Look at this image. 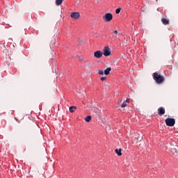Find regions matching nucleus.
<instances>
[{"label": "nucleus", "mask_w": 178, "mask_h": 178, "mask_svg": "<svg viewBox=\"0 0 178 178\" xmlns=\"http://www.w3.org/2000/svg\"><path fill=\"white\" fill-rule=\"evenodd\" d=\"M91 118H92V117H91V115H88L86 118H85V120H86V122H91Z\"/></svg>", "instance_id": "nucleus-13"}, {"label": "nucleus", "mask_w": 178, "mask_h": 178, "mask_svg": "<svg viewBox=\"0 0 178 178\" xmlns=\"http://www.w3.org/2000/svg\"><path fill=\"white\" fill-rule=\"evenodd\" d=\"M102 51H97L94 53L95 58H97V59H99V58H102Z\"/></svg>", "instance_id": "nucleus-6"}, {"label": "nucleus", "mask_w": 178, "mask_h": 178, "mask_svg": "<svg viewBox=\"0 0 178 178\" xmlns=\"http://www.w3.org/2000/svg\"><path fill=\"white\" fill-rule=\"evenodd\" d=\"M121 10H122V8H117V9L115 10V13H116L117 15H119V13H120Z\"/></svg>", "instance_id": "nucleus-15"}, {"label": "nucleus", "mask_w": 178, "mask_h": 178, "mask_svg": "<svg viewBox=\"0 0 178 178\" xmlns=\"http://www.w3.org/2000/svg\"><path fill=\"white\" fill-rule=\"evenodd\" d=\"M126 106H127V103L126 102H124L122 105L121 107L122 108H126Z\"/></svg>", "instance_id": "nucleus-16"}, {"label": "nucleus", "mask_w": 178, "mask_h": 178, "mask_svg": "<svg viewBox=\"0 0 178 178\" xmlns=\"http://www.w3.org/2000/svg\"><path fill=\"white\" fill-rule=\"evenodd\" d=\"M138 137H140V135H138Z\"/></svg>", "instance_id": "nucleus-22"}, {"label": "nucleus", "mask_w": 178, "mask_h": 178, "mask_svg": "<svg viewBox=\"0 0 178 178\" xmlns=\"http://www.w3.org/2000/svg\"><path fill=\"white\" fill-rule=\"evenodd\" d=\"M124 102H126L127 104L129 103L130 102V99H127L126 101H124Z\"/></svg>", "instance_id": "nucleus-21"}, {"label": "nucleus", "mask_w": 178, "mask_h": 178, "mask_svg": "<svg viewBox=\"0 0 178 178\" xmlns=\"http://www.w3.org/2000/svg\"><path fill=\"white\" fill-rule=\"evenodd\" d=\"M63 2V0H56V5L57 6H59L62 5V3Z\"/></svg>", "instance_id": "nucleus-11"}, {"label": "nucleus", "mask_w": 178, "mask_h": 178, "mask_svg": "<svg viewBox=\"0 0 178 178\" xmlns=\"http://www.w3.org/2000/svg\"><path fill=\"white\" fill-rule=\"evenodd\" d=\"M24 134H25V136H29V134H30V131L26 129V130L24 131Z\"/></svg>", "instance_id": "nucleus-18"}, {"label": "nucleus", "mask_w": 178, "mask_h": 178, "mask_svg": "<svg viewBox=\"0 0 178 178\" xmlns=\"http://www.w3.org/2000/svg\"><path fill=\"white\" fill-rule=\"evenodd\" d=\"M103 55H104V56H111V49L109 47H105Z\"/></svg>", "instance_id": "nucleus-5"}, {"label": "nucleus", "mask_w": 178, "mask_h": 178, "mask_svg": "<svg viewBox=\"0 0 178 178\" xmlns=\"http://www.w3.org/2000/svg\"><path fill=\"white\" fill-rule=\"evenodd\" d=\"M173 152H175V154H177V149L176 148H172Z\"/></svg>", "instance_id": "nucleus-20"}, {"label": "nucleus", "mask_w": 178, "mask_h": 178, "mask_svg": "<svg viewBox=\"0 0 178 178\" xmlns=\"http://www.w3.org/2000/svg\"><path fill=\"white\" fill-rule=\"evenodd\" d=\"M76 109V107L75 106H70L69 110H70V112H71L72 113H73V112H74V110Z\"/></svg>", "instance_id": "nucleus-14"}, {"label": "nucleus", "mask_w": 178, "mask_h": 178, "mask_svg": "<svg viewBox=\"0 0 178 178\" xmlns=\"http://www.w3.org/2000/svg\"><path fill=\"white\" fill-rule=\"evenodd\" d=\"M153 79L156 81V84H162V83L165 81L163 76L159 74L157 72L154 73Z\"/></svg>", "instance_id": "nucleus-1"}, {"label": "nucleus", "mask_w": 178, "mask_h": 178, "mask_svg": "<svg viewBox=\"0 0 178 178\" xmlns=\"http://www.w3.org/2000/svg\"><path fill=\"white\" fill-rule=\"evenodd\" d=\"M70 17H72V19L77 20V19H80V13L78 12L72 13Z\"/></svg>", "instance_id": "nucleus-4"}, {"label": "nucleus", "mask_w": 178, "mask_h": 178, "mask_svg": "<svg viewBox=\"0 0 178 178\" xmlns=\"http://www.w3.org/2000/svg\"><path fill=\"white\" fill-rule=\"evenodd\" d=\"M98 73H99V74H100V75H103V74H104V70H99L98 71Z\"/></svg>", "instance_id": "nucleus-17"}, {"label": "nucleus", "mask_w": 178, "mask_h": 178, "mask_svg": "<svg viewBox=\"0 0 178 178\" xmlns=\"http://www.w3.org/2000/svg\"><path fill=\"white\" fill-rule=\"evenodd\" d=\"M118 35H119V32L118 31H114L113 33V37H118Z\"/></svg>", "instance_id": "nucleus-12"}, {"label": "nucleus", "mask_w": 178, "mask_h": 178, "mask_svg": "<svg viewBox=\"0 0 178 178\" xmlns=\"http://www.w3.org/2000/svg\"><path fill=\"white\" fill-rule=\"evenodd\" d=\"M161 22L163 23V24H165V26H166V24H169V19H167L166 18H162Z\"/></svg>", "instance_id": "nucleus-8"}, {"label": "nucleus", "mask_w": 178, "mask_h": 178, "mask_svg": "<svg viewBox=\"0 0 178 178\" xmlns=\"http://www.w3.org/2000/svg\"><path fill=\"white\" fill-rule=\"evenodd\" d=\"M115 152L116 154L118 155V156H122V149H116L115 150Z\"/></svg>", "instance_id": "nucleus-9"}, {"label": "nucleus", "mask_w": 178, "mask_h": 178, "mask_svg": "<svg viewBox=\"0 0 178 178\" xmlns=\"http://www.w3.org/2000/svg\"><path fill=\"white\" fill-rule=\"evenodd\" d=\"M175 123H176V120H175V118H167L165 120L166 125L169 126L170 127H173Z\"/></svg>", "instance_id": "nucleus-2"}, {"label": "nucleus", "mask_w": 178, "mask_h": 178, "mask_svg": "<svg viewBox=\"0 0 178 178\" xmlns=\"http://www.w3.org/2000/svg\"><path fill=\"white\" fill-rule=\"evenodd\" d=\"M112 19H113V15H112V13H106L103 17L104 22H111Z\"/></svg>", "instance_id": "nucleus-3"}, {"label": "nucleus", "mask_w": 178, "mask_h": 178, "mask_svg": "<svg viewBox=\"0 0 178 178\" xmlns=\"http://www.w3.org/2000/svg\"><path fill=\"white\" fill-rule=\"evenodd\" d=\"M111 70H112V69L111 67H108L106 70H104V74H106V76H108Z\"/></svg>", "instance_id": "nucleus-10"}, {"label": "nucleus", "mask_w": 178, "mask_h": 178, "mask_svg": "<svg viewBox=\"0 0 178 178\" xmlns=\"http://www.w3.org/2000/svg\"><path fill=\"white\" fill-rule=\"evenodd\" d=\"M100 79L102 80V81H105L106 80V76H102Z\"/></svg>", "instance_id": "nucleus-19"}, {"label": "nucleus", "mask_w": 178, "mask_h": 178, "mask_svg": "<svg viewBox=\"0 0 178 178\" xmlns=\"http://www.w3.org/2000/svg\"><path fill=\"white\" fill-rule=\"evenodd\" d=\"M157 111H158V115H159V116H162V115H165V108L159 107Z\"/></svg>", "instance_id": "nucleus-7"}]
</instances>
